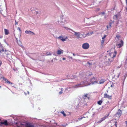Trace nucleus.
Returning a JSON list of instances; mask_svg holds the SVG:
<instances>
[{"instance_id":"20","label":"nucleus","mask_w":127,"mask_h":127,"mask_svg":"<svg viewBox=\"0 0 127 127\" xmlns=\"http://www.w3.org/2000/svg\"><path fill=\"white\" fill-rule=\"evenodd\" d=\"M73 55L74 56H81L82 57H87L86 56L80 55H79L78 54H75L74 53H73Z\"/></svg>"},{"instance_id":"41","label":"nucleus","mask_w":127,"mask_h":127,"mask_svg":"<svg viewBox=\"0 0 127 127\" xmlns=\"http://www.w3.org/2000/svg\"><path fill=\"white\" fill-rule=\"evenodd\" d=\"M111 23H109V26L110 27H111Z\"/></svg>"},{"instance_id":"47","label":"nucleus","mask_w":127,"mask_h":127,"mask_svg":"<svg viewBox=\"0 0 127 127\" xmlns=\"http://www.w3.org/2000/svg\"><path fill=\"white\" fill-rule=\"evenodd\" d=\"M63 60H65V58H63Z\"/></svg>"},{"instance_id":"27","label":"nucleus","mask_w":127,"mask_h":127,"mask_svg":"<svg viewBox=\"0 0 127 127\" xmlns=\"http://www.w3.org/2000/svg\"><path fill=\"white\" fill-rule=\"evenodd\" d=\"M87 94H86L83 96V98L84 99H85L87 97Z\"/></svg>"},{"instance_id":"37","label":"nucleus","mask_w":127,"mask_h":127,"mask_svg":"<svg viewBox=\"0 0 127 127\" xmlns=\"http://www.w3.org/2000/svg\"><path fill=\"white\" fill-rule=\"evenodd\" d=\"M126 126L127 127V121H126L125 122Z\"/></svg>"},{"instance_id":"32","label":"nucleus","mask_w":127,"mask_h":127,"mask_svg":"<svg viewBox=\"0 0 127 127\" xmlns=\"http://www.w3.org/2000/svg\"><path fill=\"white\" fill-rule=\"evenodd\" d=\"M17 29L19 30L20 32V33H21L22 32V31L20 29V28L19 27H18V28Z\"/></svg>"},{"instance_id":"40","label":"nucleus","mask_w":127,"mask_h":127,"mask_svg":"<svg viewBox=\"0 0 127 127\" xmlns=\"http://www.w3.org/2000/svg\"><path fill=\"white\" fill-rule=\"evenodd\" d=\"M119 75H120L119 74H118L117 76V78H118L119 77Z\"/></svg>"},{"instance_id":"9","label":"nucleus","mask_w":127,"mask_h":127,"mask_svg":"<svg viewBox=\"0 0 127 127\" xmlns=\"http://www.w3.org/2000/svg\"><path fill=\"white\" fill-rule=\"evenodd\" d=\"M80 84V86H83V87L90 85V84H88L87 81H85L81 82Z\"/></svg>"},{"instance_id":"25","label":"nucleus","mask_w":127,"mask_h":127,"mask_svg":"<svg viewBox=\"0 0 127 127\" xmlns=\"http://www.w3.org/2000/svg\"><path fill=\"white\" fill-rule=\"evenodd\" d=\"M102 101L101 100H99V101H97V103L99 105H101L102 103Z\"/></svg>"},{"instance_id":"59","label":"nucleus","mask_w":127,"mask_h":127,"mask_svg":"<svg viewBox=\"0 0 127 127\" xmlns=\"http://www.w3.org/2000/svg\"><path fill=\"white\" fill-rule=\"evenodd\" d=\"M6 43L7 44V45H8V44L7 43Z\"/></svg>"},{"instance_id":"56","label":"nucleus","mask_w":127,"mask_h":127,"mask_svg":"<svg viewBox=\"0 0 127 127\" xmlns=\"http://www.w3.org/2000/svg\"><path fill=\"white\" fill-rule=\"evenodd\" d=\"M67 23V22H65L64 23H65H65Z\"/></svg>"},{"instance_id":"21","label":"nucleus","mask_w":127,"mask_h":127,"mask_svg":"<svg viewBox=\"0 0 127 127\" xmlns=\"http://www.w3.org/2000/svg\"><path fill=\"white\" fill-rule=\"evenodd\" d=\"M105 120V119H104V118L103 117L98 122H97V123H101L102 121L104 120Z\"/></svg>"},{"instance_id":"24","label":"nucleus","mask_w":127,"mask_h":127,"mask_svg":"<svg viewBox=\"0 0 127 127\" xmlns=\"http://www.w3.org/2000/svg\"><path fill=\"white\" fill-rule=\"evenodd\" d=\"M46 54L45 55L46 56L51 55H52L51 53L49 52H47Z\"/></svg>"},{"instance_id":"44","label":"nucleus","mask_w":127,"mask_h":127,"mask_svg":"<svg viewBox=\"0 0 127 127\" xmlns=\"http://www.w3.org/2000/svg\"><path fill=\"white\" fill-rule=\"evenodd\" d=\"M87 64H88L90 65H91V64L89 62Z\"/></svg>"},{"instance_id":"64","label":"nucleus","mask_w":127,"mask_h":127,"mask_svg":"<svg viewBox=\"0 0 127 127\" xmlns=\"http://www.w3.org/2000/svg\"><path fill=\"white\" fill-rule=\"evenodd\" d=\"M43 56H44V54H43Z\"/></svg>"},{"instance_id":"15","label":"nucleus","mask_w":127,"mask_h":127,"mask_svg":"<svg viewBox=\"0 0 127 127\" xmlns=\"http://www.w3.org/2000/svg\"><path fill=\"white\" fill-rule=\"evenodd\" d=\"M1 78H3V80H4V81L6 82V83H8L9 84H12V83L11 82H10V81H9L6 78H4V77H1Z\"/></svg>"},{"instance_id":"11","label":"nucleus","mask_w":127,"mask_h":127,"mask_svg":"<svg viewBox=\"0 0 127 127\" xmlns=\"http://www.w3.org/2000/svg\"><path fill=\"white\" fill-rule=\"evenodd\" d=\"M25 32L26 34L30 35H35V34L33 32L30 31H25Z\"/></svg>"},{"instance_id":"53","label":"nucleus","mask_w":127,"mask_h":127,"mask_svg":"<svg viewBox=\"0 0 127 127\" xmlns=\"http://www.w3.org/2000/svg\"><path fill=\"white\" fill-rule=\"evenodd\" d=\"M38 13V12H36V14H37Z\"/></svg>"},{"instance_id":"60","label":"nucleus","mask_w":127,"mask_h":127,"mask_svg":"<svg viewBox=\"0 0 127 127\" xmlns=\"http://www.w3.org/2000/svg\"><path fill=\"white\" fill-rule=\"evenodd\" d=\"M54 55H55V56H56V55L55 54H54Z\"/></svg>"},{"instance_id":"57","label":"nucleus","mask_w":127,"mask_h":127,"mask_svg":"<svg viewBox=\"0 0 127 127\" xmlns=\"http://www.w3.org/2000/svg\"><path fill=\"white\" fill-rule=\"evenodd\" d=\"M98 10H99V8L98 9Z\"/></svg>"},{"instance_id":"30","label":"nucleus","mask_w":127,"mask_h":127,"mask_svg":"<svg viewBox=\"0 0 127 127\" xmlns=\"http://www.w3.org/2000/svg\"><path fill=\"white\" fill-rule=\"evenodd\" d=\"M104 40L103 39L101 40V43L102 45L104 43Z\"/></svg>"},{"instance_id":"45","label":"nucleus","mask_w":127,"mask_h":127,"mask_svg":"<svg viewBox=\"0 0 127 127\" xmlns=\"http://www.w3.org/2000/svg\"><path fill=\"white\" fill-rule=\"evenodd\" d=\"M36 55H38V54L37 53H35V54H34V55L35 56Z\"/></svg>"},{"instance_id":"6","label":"nucleus","mask_w":127,"mask_h":127,"mask_svg":"<svg viewBox=\"0 0 127 127\" xmlns=\"http://www.w3.org/2000/svg\"><path fill=\"white\" fill-rule=\"evenodd\" d=\"M89 47V45L88 43H85L83 44L82 47L84 49H87Z\"/></svg>"},{"instance_id":"38","label":"nucleus","mask_w":127,"mask_h":127,"mask_svg":"<svg viewBox=\"0 0 127 127\" xmlns=\"http://www.w3.org/2000/svg\"><path fill=\"white\" fill-rule=\"evenodd\" d=\"M15 25H17L18 24V22H17L16 20H15Z\"/></svg>"},{"instance_id":"29","label":"nucleus","mask_w":127,"mask_h":127,"mask_svg":"<svg viewBox=\"0 0 127 127\" xmlns=\"http://www.w3.org/2000/svg\"><path fill=\"white\" fill-rule=\"evenodd\" d=\"M120 37V36L119 35H117L115 39H118Z\"/></svg>"},{"instance_id":"23","label":"nucleus","mask_w":127,"mask_h":127,"mask_svg":"<svg viewBox=\"0 0 127 127\" xmlns=\"http://www.w3.org/2000/svg\"><path fill=\"white\" fill-rule=\"evenodd\" d=\"M104 81L102 79L99 81V83H98L99 84H103L104 83Z\"/></svg>"},{"instance_id":"63","label":"nucleus","mask_w":127,"mask_h":127,"mask_svg":"<svg viewBox=\"0 0 127 127\" xmlns=\"http://www.w3.org/2000/svg\"><path fill=\"white\" fill-rule=\"evenodd\" d=\"M58 23H59V21H58Z\"/></svg>"},{"instance_id":"51","label":"nucleus","mask_w":127,"mask_h":127,"mask_svg":"<svg viewBox=\"0 0 127 127\" xmlns=\"http://www.w3.org/2000/svg\"><path fill=\"white\" fill-rule=\"evenodd\" d=\"M110 86H111V87H112V86H113L112 85H111Z\"/></svg>"},{"instance_id":"12","label":"nucleus","mask_w":127,"mask_h":127,"mask_svg":"<svg viewBox=\"0 0 127 127\" xmlns=\"http://www.w3.org/2000/svg\"><path fill=\"white\" fill-rule=\"evenodd\" d=\"M104 98H107L109 99H111L112 98V96L106 94H104Z\"/></svg>"},{"instance_id":"16","label":"nucleus","mask_w":127,"mask_h":127,"mask_svg":"<svg viewBox=\"0 0 127 127\" xmlns=\"http://www.w3.org/2000/svg\"><path fill=\"white\" fill-rule=\"evenodd\" d=\"M16 40L17 41V43L18 44V45L22 47L23 46H22V44L21 42L20 41H18V39L17 38H16Z\"/></svg>"},{"instance_id":"46","label":"nucleus","mask_w":127,"mask_h":127,"mask_svg":"<svg viewBox=\"0 0 127 127\" xmlns=\"http://www.w3.org/2000/svg\"><path fill=\"white\" fill-rule=\"evenodd\" d=\"M67 37H66L65 38H64V39H65V41L66 40V39H67Z\"/></svg>"},{"instance_id":"50","label":"nucleus","mask_w":127,"mask_h":127,"mask_svg":"<svg viewBox=\"0 0 127 127\" xmlns=\"http://www.w3.org/2000/svg\"><path fill=\"white\" fill-rule=\"evenodd\" d=\"M126 3L127 5V0H126Z\"/></svg>"},{"instance_id":"7","label":"nucleus","mask_w":127,"mask_h":127,"mask_svg":"<svg viewBox=\"0 0 127 127\" xmlns=\"http://www.w3.org/2000/svg\"><path fill=\"white\" fill-rule=\"evenodd\" d=\"M71 30L72 31L74 32V35L76 36L79 39L81 37H80V36L81 35H82L81 34H81V33L80 32H76L72 30Z\"/></svg>"},{"instance_id":"1","label":"nucleus","mask_w":127,"mask_h":127,"mask_svg":"<svg viewBox=\"0 0 127 127\" xmlns=\"http://www.w3.org/2000/svg\"><path fill=\"white\" fill-rule=\"evenodd\" d=\"M116 53L115 51L109 53V56L110 57L108 58V60L105 62L106 65H108L110 64L113 61V58L116 56Z\"/></svg>"},{"instance_id":"61","label":"nucleus","mask_w":127,"mask_h":127,"mask_svg":"<svg viewBox=\"0 0 127 127\" xmlns=\"http://www.w3.org/2000/svg\"><path fill=\"white\" fill-rule=\"evenodd\" d=\"M2 76V75H0V76Z\"/></svg>"},{"instance_id":"5","label":"nucleus","mask_w":127,"mask_h":127,"mask_svg":"<svg viewBox=\"0 0 127 127\" xmlns=\"http://www.w3.org/2000/svg\"><path fill=\"white\" fill-rule=\"evenodd\" d=\"M93 34V32H89L88 33L86 34H81L82 35V37H83L84 38L86 37V36H91Z\"/></svg>"},{"instance_id":"26","label":"nucleus","mask_w":127,"mask_h":127,"mask_svg":"<svg viewBox=\"0 0 127 127\" xmlns=\"http://www.w3.org/2000/svg\"><path fill=\"white\" fill-rule=\"evenodd\" d=\"M109 113L108 114L106 115L105 117H103V118H104V119H105L108 117L109 116Z\"/></svg>"},{"instance_id":"31","label":"nucleus","mask_w":127,"mask_h":127,"mask_svg":"<svg viewBox=\"0 0 127 127\" xmlns=\"http://www.w3.org/2000/svg\"><path fill=\"white\" fill-rule=\"evenodd\" d=\"M67 124H65L62 125H61V126H62L63 127H65L66 126H67Z\"/></svg>"},{"instance_id":"28","label":"nucleus","mask_w":127,"mask_h":127,"mask_svg":"<svg viewBox=\"0 0 127 127\" xmlns=\"http://www.w3.org/2000/svg\"><path fill=\"white\" fill-rule=\"evenodd\" d=\"M63 88H62L61 89V91L59 92V93L60 94H61L63 93Z\"/></svg>"},{"instance_id":"13","label":"nucleus","mask_w":127,"mask_h":127,"mask_svg":"<svg viewBox=\"0 0 127 127\" xmlns=\"http://www.w3.org/2000/svg\"><path fill=\"white\" fill-rule=\"evenodd\" d=\"M3 124L4 125H8L7 123V121L5 120L3 122H0V125L1 126Z\"/></svg>"},{"instance_id":"58","label":"nucleus","mask_w":127,"mask_h":127,"mask_svg":"<svg viewBox=\"0 0 127 127\" xmlns=\"http://www.w3.org/2000/svg\"><path fill=\"white\" fill-rule=\"evenodd\" d=\"M1 86H0V88H1Z\"/></svg>"},{"instance_id":"34","label":"nucleus","mask_w":127,"mask_h":127,"mask_svg":"<svg viewBox=\"0 0 127 127\" xmlns=\"http://www.w3.org/2000/svg\"><path fill=\"white\" fill-rule=\"evenodd\" d=\"M106 36V35H104V36L103 37H102V39H104L105 38Z\"/></svg>"},{"instance_id":"8","label":"nucleus","mask_w":127,"mask_h":127,"mask_svg":"<svg viewBox=\"0 0 127 127\" xmlns=\"http://www.w3.org/2000/svg\"><path fill=\"white\" fill-rule=\"evenodd\" d=\"M122 113V111L119 109L118 110L117 112L116 113L115 116L116 117L119 118L121 115Z\"/></svg>"},{"instance_id":"4","label":"nucleus","mask_w":127,"mask_h":127,"mask_svg":"<svg viewBox=\"0 0 127 127\" xmlns=\"http://www.w3.org/2000/svg\"><path fill=\"white\" fill-rule=\"evenodd\" d=\"M119 43L116 44L118 48H120L123 46L124 44V42L122 40H120L118 42Z\"/></svg>"},{"instance_id":"54","label":"nucleus","mask_w":127,"mask_h":127,"mask_svg":"<svg viewBox=\"0 0 127 127\" xmlns=\"http://www.w3.org/2000/svg\"><path fill=\"white\" fill-rule=\"evenodd\" d=\"M28 94H29V91H28Z\"/></svg>"},{"instance_id":"17","label":"nucleus","mask_w":127,"mask_h":127,"mask_svg":"<svg viewBox=\"0 0 127 127\" xmlns=\"http://www.w3.org/2000/svg\"><path fill=\"white\" fill-rule=\"evenodd\" d=\"M57 38L59 39H60L63 41H65V39H64V38L62 36H59V37H58Z\"/></svg>"},{"instance_id":"62","label":"nucleus","mask_w":127,"mask_h":127,"mask_svg":"<svg viewBox=\"0 0 127 127\" xmlns=\"http://www.w3.org/2000/svg\"><path fill=\"white\" fill-rule=\"evenodd\" d=\"M74 60H76L75 59H74Z\"/></svg>"},{"instance_id":"10","label":"nucleus","mask_w":127,"mask_h":127,"mask_svg":"<svg viewBox=\"0 0 127 127\" xmlns=\"http://www.w3.org/2000/svg\"><path fill=\"white\" fill-rule=\"evenodd\" d=\"M7 51L8 50L3 48L1 45H0V53L4 52H6V51Z\"/></svg>"},{"instance_id":"55","label":"nucleus","mask_w":127,"mask_h":127,"mask_svg":"<svg viewBox=\"0 0 127 127\" xmlns=\"http://www.w3.org/2000/svg\"><path fill=\"white\" fill-rule=\"evenodd\" d=\"M71 57H69V58L70 59V58H71Z\"/></svg>"},{"instance_id":"42","label":"nucleus","mask_w":127,"mask_h":127,"mask_svg":"<svg viewBox=\"0 0 127 127\" xmlns=\"http://www.w3.org/2000/svg\"><path fill=\"white\" fill-rule=\"evenodd\" d=\"M3 36L2 35H0V38H2Z\"/></svg>"},{"instance_id":"18","label":"nucleus","mask_w":127,"mask_h":127,"mask_svg":"<svg viewBox=\"0 0 127 127\" xmlns=\"http://www.w3.org/2000/svg\"><path fill=\"white\" fill-rule=\"evenodd\" d=\"M4 31L5 34V35H8L9 33V31L8 30L6 29H4Z\"/></svg>"},{"instance_id":"19","label":"nucleus","mask_w":127,"mask_h":127,"mask_svg":"<svg viewBox=\"0 0 127 127\" xmlns=\"http://www.w3.org/2000/svg\"><path fill=\"white\" fill-rule=\"evenodd\" d=\"M83 87V86H80V84L74 85L73 86V87L74 88L80 87Z\"/></svg>"},{"instance_id":"22","label":"nucleus","mask_w":127,"mask_h":127,"mask_svg":"<svg viewBox=\"0 0 127 127\" xmlns=\"http://www.w3.org/2000/svg\"><path fill=\"white\" fill-rule=\"evenodd\" d=\"M61 113L63 114L64 116H66V114L64 113V112L63 111H62L61 112Z\"/></svg>"},{"instance_id":"35","label":"nucleus","mask_w":127,"mask_h":127,"mask_svg":"<svg viewBox=\"0 0 127 127\" xmlns=\"http://www.w3.org/2000/svg\"><path fill=\"white\" fill-rule=\"evenodd\" d=\"M126 77V75H125L124 76V79H123V80H124V81L125 80Z\"/></svg>"},{"instance_id":"43","label":"nucleus","mask_w":127,"mask_h":127,"mask_svg":"<svg viewBox=\"0 0 127 127\" xmlns=\"http://www.w3.org/2000/svg\"><path fill=\"white\" fill-rule=\"evenodd\" d=\"M101 13L102 14V15H104V14H105V13L103 12H102Z\"/></svg>"},{"instance_id":"52","label":"nucleus","mask_w":127,"mask_h":127,"mask_svg":"<svg viewBox=\"0 0 127 127\" xmlns=\"http://www.w3.org/2000/svg\"><path fill=\"white\" fill-rule=\"evenodd\" d=\"M31 59H32V60H35V59H33V58H31Z\"/></svg>"},{"instance_id":"49","label":"nucleus","mask_w":127,"mask_h":127,"mask_svg":"<svg viewBox=\"0 0 127 127\" xmlns=\"http://www.w3.org/2000/svg\"><path fill=\"white\" fill-rule=\"evenodd\" d=\"M109 28V26H107V28L108 29V28Z\"/></svg>"},{"instance_id":"48","label":"nucleus","mask_w":127,"mask_h":127,"mask_svg":"<svg viewBox=\"0 0 127 127\" xmlns=\"http://www.w3.org/2000/svg\"><path fill=\"white\" fill-rule=\"evenodd\" d=\"M70 59H71V60L73 59V58L72 57H71Z\"/></svg>"},{"instance_id":"2","label":"nucleus","mask_w":127,"mask_h":127,"mask_svg":"<svg viewBox=\"0 0 127 127\" xmlns=\"http://www.w3.org/2000/svg\"><path fill=\"white\" fill-rule=\"evenodd\" d=\"M95 77H93L90 80V82L91 83L90 84H90L94 85L95 84H98V81H97Z\"/></svg>"},{"instance_id":"33","label":"nucleus","mask_w":127,"mask_h":127,"mask_svg":"<svg viewBox=\"0 0 127 127\" xmlns=\"http://www.w3.org/2000/svg\"><path fill=\"white\" fill-rule=\"evenodd\" d=\"M114 123H115V127H117V122L115 121L114 122Z\"/></svg>"},{"instance_id":"39","label":"nucleus","mask_w":127,"mask_h":127,"mask_svg":"<svg viewBox=\"0 0 127 127\" xmlns=\"http://www.w3.org/2000/svg\"><path fill=\"white\" fill-rule=\"evenodd\" d=\"M114 17H115L117 19V15H115Z\"/></svg>"},{"instance_id":"36","label":"nucleus","mask_w":127,"mask_h":127,"mask_svg":"<svg viewBox=\"0 0 127 127\" xmlns=\"http://www.w3.org/2000/svg\"><path fill=\"white\" fill-rule=\"evenodd\" d=\"M83 118V117H80L79 118V119L80 120H81L82 119V118Z\"/></svg>"},{"instance_id":"3","label":"nucleus","mask_w":127,"mask_h":127,"mask_svg":"<svg viewBox=\"0 0 127 127\" xmlns=\"http://www.w3.org/2000/svg\"><path fill=\"white\" fill-rule=\"evenodd\" d=\"M6 52H8L7 53H5V54H6V57L7 58L6 59L7 60H11L12 57L10 52L8 50L7 51H6Z\"/></svg>"},{"instance_id":"14","label":"nucleus","mask_w":127,"mask_h":127,"mask_svg":"<svg viewBox=\"0 0 127 127\" xmlns=\"http://www.w3.org/2000/svg\"><path fill=\"white\" fill-rule=\"evenodd\" d=\"M64 51L61 50H58L56 52L57 54L58 55H60L61 54L63 53Z\"/></svg>"}]
</instances>
